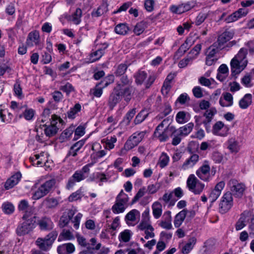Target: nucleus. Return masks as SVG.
I'll list each match as a JSON object with an SVG mask.
<instances>
[{
	"instance_id": "1",
	"label": "nucleus",
	"mask_w": 254,
	"mask_h": 254,
	"mask_svg": "<svg viewBox=\"0 0 254 254\" xmlns=\"http://www.w3.org/2000/svg\"><path fill=\"white\" fill-rule=\"evenodd\" d=\"M233 36L234 32L233 31H225L218 36L217 42L214 43V46L219 50L232 47L236 44V41H232L227 44L226 46H224V44L231 40Z\"/></svg>"
},
{
	"instance_id": "2",
	"label": "nucleus",
	"mask_w": 254,
	"mask_h": 254,
	"mask_svg": "<svg viewBox=\"0 0 254 254\" xmlns=\"http://www.w3.org/2000/svg\"><path fill=\"white\" fill-rule=\"evenodd\" d=\"M57 236V232L53 231L44 238H38L36 244L41 250L47 252L51 249Z\"/></svg>"
},
{
	"instance_id": "3",
	"label": "nucleus",
	"mask_w": 254,
	"mask_h": 254,
	"mask_svg": "<svg viewBox=\"0 0 254 254\" xmlns=\"http://www.w3.org/2000/svg\"><path fill=\"white\" fill-rule=\"evenodd\" d=\"M56 184V180L51 179L46 181L42 184L33 194L32 198L38 200L48 194L53 189Z\"/></svg>"
},
{
	"instance_id": "4",
	"label": "nucleus",
	"mask_w": 254,
	"mask_h": 254,
	"mask_svg": "<svg viewBox=\"0 0 254 254\" xmlns=\"http://www.w3.org/2000/svg\"><path fill=\"white\" fill-rule=\"evenodd\" d=\"M230 192L232 196L234 195L236 197L241 198L244 194V192L246 190V186L244 184L239 183L236 179H231L228 184Z\"/></svg>"
},
{
	"instance_id": "5",
	"label": "nucleus",
	"mask_w": 254,
	"mask_h": 254,
	"mask_svg": "<svg viewBox=\"0 0 254 254\" xmlns=\"http://www.w3.org/2000/svg\"><path fill=\"white\" fill-rule=\"evenodd\" d=\"M233 204V196L232 193L227 191L222 197L219 204V211L222 214H224L228 212L232 207Z\"/></svg>"
},
{
	"instance_id": "6",
	"label": "nucleus",
	"mask_w": 254,
	"mask_h": 254,
	"mask_svg": "<svg viewBox=\"0 0 254 254\" xmlns=\"http://www.w3.org/2000/svg\"><path fill=\"white\" fill-rule=\"evenodd\" d=\"M36 221L33 220H25L23 223L18 225L16 229V234L18 236H23L29 234L36 226Z\"/></svg>"
},
{
	"instance_id": "7",
	"label": "nucleus",
	"mask_w": 254,
	"mask_h": 254,
	"mask_svg": "<svg viewBox=\"0 0 254 254\" xmlns=\"http://www.w3.org/2000/svg\"><path fill=\"white\" fill-rule=\"evenodd\" d=\"M247 63V61H245L242 63L240 61L233 58L230 64L232 76H235L239 74L246 67Z\"/></svg>"
},
{
	"instance_id": "8",
	"label": "nucleus",
	"mask_w": 254,
	"mask_h": 254,
	"mask_svg": "<svg viewBox=\"0 0 254 254\" xmlns=\"http://www.w3.org/2000/svg\"><path fill=\"white\" fill-rule=\"evenodd\" d=\"M76 211V210L74 207L66 209L60 219L59 222L60 227L63 228L66 226L72 218Z\"/></svg>"
},
{
	"instance_id": "9",
	"label": "nucleus",
	"mask_w": 254,
	"mask_h": 254,
	"mask_svg": "<svg viewBox=\"0 0 254 254\" xmlns=\"http://www.w3.org/2000/svg\"><path fill=\"white\" fill-rule=\"evenodd\" d=\"M210 168L208 161H204L203 165L196 171V175L204 181H209L210 179Z\"/></svg>"
},
{
	"instance_id": "10",
	"label": "nucleus",
	"mask_w": 254,
	"mask_h": 254,
	"mask_svg": "<svg viewBox=\"0 0 254 254\" xmlns=\"http://www.w3.org/2000/svg\"><path fill=\"white\" fill-rule=\"evenodd\" d=\"M37 224L41 230L50 231L54 227V224L50 217L44 216L38 220Z\"/></svg>"
},
{
	"instance_id": "11",
	"label": "nucleus",
	"mask_w": 254,
	"mask_h": 254,
	"mask_svg": "<svg viewBox=\"0 0 254 254\" xmlns=\"http://www.w3.org/2000/svg\"><path fill=\"white\" fill-rule=\"evenodd\" d=\"M86 178L82 173H81V171H79V170L75 171L71 177L69 179L66 186V189H70L74 186L76 182H79Z\"/></svg>"
},
{
	"instance_id": "12",
	"label": "nucleus",
	"mask_w": 254,
	"mask_h": 254,
	"mask_svg": "<svg viewBox=\"0 0 254 254\" xmlns=\"http://www.w3.org/2000/svg\"><path fill=\"white\" fill-rule=\"evenodd\" d=\"M121 97L119 90L115 88L114 91L110 94L108 101V105L111 110H113L117 103L120 102Z\"/></svg>"
},
{
	"instance_id": "13",
	"label": "nucleus",
	"mask_w": 254,
	"mask_h": 254,
	"mask_svg": "<svg viewBox=\"0 0 254 254\" xmlns=\"http://www.w3.org/2000/svg\"><path fill=\"white\" fill-rule=\"evenodd\" d=\"M21 178V174L17 172L11 176L7 180L4 184V188L6 190H9L15 186Z\"/></svg>"
},
{
	"instance_id": "14",
	"label": "nucleus",
	"mask_w": 254,
	"mask_h": 254,
	"mask_svg": "<svg viewBox=\"0 0 254 254\" xmlns=\"http://www.w3.org/2000/svg\"><path fill=\"white\" fill-rule=\"evenodd\" d=\"M85 140L81 139L75 143H74L70 148L66 157L72 156L75 157L77 155V152L80 150L82 147L84 145Z\"/></svg>"
},
{
	"instance_id": "15",
	"label": "nucleus",
	"mask_w": 254,
	"mask_h": 254,
	"mask_svg": "<svg viewBox=\"0 0 254 254\" xmlns=\"http://www.w3.org/2000/svg\"><path fill=\"white\" fill-rule=\"evenodd\" d=\"M117 87L120 92L121 96L124 97L125 100L127 102H129L131 98V94L132 92V87L130 86H127L126 88L123 89L121 88V84H118Z\"/></svg>"
},
{
	"instance_id": "16",
	"label": "nucleus",
	"mask_w": 254,
	"mask_h": 254,
	"mask_svg": "<svg viewBox=\"0 0 254 254\" xmlns=\"http://www.w3.org/2000/svg\"><path fill=\"white\" fill-rule=\"evenodd\" d=\"M39 33L37 31H35L29 33L26 43L29 46H32L33 45V43L35 45H38L39 43Z\"/></svg>"
},
{
	"instance_id": "17",
	"label": "nucleus",
	"mask_w": 254,
	"mask_h": 254,
	"mask_svg": "<svg viewBox=\"0 0 254 254\" xmlns=\"http://www.w3.org/2000/svg\"><path fill=\"white\" fill-rule=\"evenodd\" d=\"M198 160L199 155L196 154H193L184 163L182 168L184 170H186L189 168L192 167Z\"/></svg>"
},
{
	"instance_id": "18",
	"label": "nucleus",
	"mask_w": 254,
	"mask_h": 254,
	"mask_svg": "<svg viewBox=\"0 0 254 254\" xmlns=\"http://www.w3.org/2000/svg\"><path fill=\"white\" fill-rule=\"evenodd\" d=\"M168 129H169V130L172 132L171 136L173 137L172 145H177L181 142L183 136L181 134L177 133V129L173 126H168Z\"/></svg>"
},
{
	"instance_id": "19",
	"label": "nucleus",
	"mask_w": 254,
	"mask_h": 254,
	"mask_svg": "<svg viewBox=\"0 0 254 254\" xmlns=\"http://www.w3.org/2000/svg\"><path fill=\"white\" fill-rule=\"evenodd\" d=\"M187 215L186 209H184L176 215L174 220V225L176 228H179L181 225Z\"/></svg>"
},
{
	"instance_id": "20",
	"label": "nucleus",
	"mask_w": 254,
	"mask_h": 254,
	"mask_svg": "<svg viewBox=\"0 0 254 254\" xmlns=\"http://www.w3.org/2000/svg\"><path fill=\"white\" fill-rule=\"evenodd\" d=\"M194 125L192 123H189L186 125L177 129V133L181 134L183 136L188 135L192 130Z\"/></svg>"
},
{
	"instance_id": "21",
	"label": "nucleus",
	"mask_w": 254,
	"mask_h": 254,
	"mask_svg": "<svg viewBox=\"0 0 254 254\" xmlns=\"http://www.w3.org/2000/svg\"><path fill=\"white\" fill-rule=\"evenodd\" d=\"M108 11V4L106 3H103L96 10H93L91 12L92 17H99L103 15Z\"/></svg>"
},
{
	"instance_id": "22",
	"label": "nucleus",
	"mask_w": 254,
	"mask_h": 254,
	"mask_svg": "<svg viewBox=\"0 0 254 254\" xmlns=\"http://www.w3.org/2000/svg\"><path fill=\"white\" fill-rule=\"evenodd\" d=\"M58 204L59 202L58 200L53 197H47L42 203V205L49 209L55 208Z\"/></svg>"
},
{
	"instance_id": "23",
	"label": "nucleus",
	"mask_w": 254,
	"mask_h": 254,
	"mask_svg": "<svg viewBox=\"0 0 254 254\" xmlns=\"http://www.w3.org/2000/svg\"><path fill=\"white\" fill-rule=\"evenodd\" d=\"M252 96L251 94H246L239 101V106L242 109H247L252 103Z\"/></svg>"
},
{
	"instance_id": "24",
	"label": "nucleus",
	"mask_w": 254,
	"mask_h": 254,
	"mask_svg": "<svg viewBox=\"0 0 254 254\" xmlns=\"http://www.w3.org/2000/svg\"><path fill=\"white\" fill-rule=\"evenodd\" d=\"M42 126L45 127V134L49 137L54 136L59 130V128L56 126L47 125L46 124Z\"/></svg>"
},
{
	"instance_id": "25",
	"label": "nucleus",
	"mask_w": 254,
	"mask_h": 254,
	"mask_svg": "<svg viewBox=\"0 0 254 254\" xmlns=\"http://www.w3.org/2000/svg\"><path fill=\"white\" fill-rule=\"evenodd\" d=\"M152 208L154 217L156 219H158L162 215V204L160 202L156 201L152 204Z\"/></svg>"
},
{
	"instance_id": "26",
	"label": "nucleus",
	"mask_w": 254,
	"mask_h": 254,
	"mask_svg": "<svg viewBox=\"0 0 254 254\" xmlns=\"http://www.w3.org/2000/svg\"><path fill=\"white\" fill-rule=\"evenodd\" d=\"M165 215H167V217L165 221H161L159 226L162 227L164 229H166L167 230H170L172 228V225L171 224V212L170 211H167Z\"/></svg>"
},
{
	"instance_id": "27",
	"label": "nucleus",
	"mask_w": 254,
	"mask_h": 254,
	"mask_svg": "<svg viewBox=\"0 0 254 254\" xmlns=\"http://www.w3.org/2000/svg\"><path fill=\"white\" fill-rule=\"evenodd\" d=\"M132 233L129 230L126 229L122 232L119 236V240L120 242L127 243L131 239Z\"/></svg>"
},
{
	"instance_id": "28",
	"label": "nucleus",
	"mask_w": 254,
	"mask_h": 254,
	"mask_svg": "<svg viewBox=\"0 0 254 254\" xmlns=\"http://www.w3.org/2000/svg\"><path fill=\"white\" fill-rule=\"evenodd\" d=\"M196 239L194 237L190 238L188 243H187L182 249V253L183 254H188L192 249V245L195 244Z\"/></svg>"
},
{
	"instance_id": "29",
	"label": "nucleus",
	"mask_w": 254,
	"mask_h": 254,
	"mask_svg": "<svg viewBox=\"0 0 254 254\" xmlns=\"http://www.w3.org/2000/svg\"><path fill=\"white\" fill-rule=\"evenodd\" d=\"M74 131V127L70 126L68 128L65 129L61 134L60 137L61 141L63 142L65 139H68L73 133Z\"/></svg>"
},
{
	"instance_id": "30",
	"label": "nucleus",
	"mask_w": 254,
	"mask_h": 254,
	"mask_svg": "<svg viewBox=\"0 0 254 254\" xmlns=\"http://www.w3.org/2000/svg\"><path fill=\"white\" fill-rule=\"evenodd\" d=\"M129 198L128 195L122 190L116 198V201L126 206Z\"/></svg>"
},
{
	"instance_id": "31",
	"label": "nucleus",
	"mask_w": 254,
	"mask_h": 254,
	"mask_svg": "<svg viewBox=\"0 0 254 254\" xmlns=\"http://www.w3.org/2000/svg\"><path fill=\"white\" fill-rule=\"evenodd\" d=\"M25 214L22 217V219L24 220H27L29 219L33 220L34 221H36L37 216L33 215L34 211V208L30 207L28 209L25 210Z\"/></svg>"
},
{
	"instance_id": "32",
	"label": "nucleus",
	"mask_w": 254,
	"mask_h": 254,
	"mask_svg": "<svg viewBox=\"0 0 254 254\" xmlns=\"http://www.w3.org/2000/svg\"><path fill=\"white\" fill-rule=\"evenodd\" d=\"M81 105L79 103H76L73 108L67 112V117L69 119H74L75 115L81 110Z\"/></svg>"
},
{
	"instance_id": "33",
	"label": "nucleus",
	"mask_w": 254,
	"mask_h": 254,
	"mask_svg": "<svg viewBox=\"0 0 254 254\" xmlns=\"http://www.w3.org/2000/svg\"><path fill=\"white\" fill-rule=\"evenodd\" d=\"M128 30L129 29L127 25L124 23H120L118 24L115 28V32L120 35L126 34Z\"/></svg>"
},
{
	"instance_id": "34",
	"label": "nucleus",
	"mask_w": 254,
	"mask_h": 254,
	"mask_svg": "<svg viewBox=\"0 0 254 254\" xmlns=\"http://www.w3.org/2000/svg\"><path fill=\"white\" fill-rule=\"evenodd\" d=\"M199 181L194 176V175H190L187 180V186L190 190H191L196 187V184L198 183Z\"/></svg>"
},
{
	"instance_id": "35",
	"label": "nucleus",
	"mask_w": 254,
	"mask_h": 254,
	"mask_svg": "<svg viewBox=\"0 0 254 254\" xmlns=\"http://www.w3.org/2000/svg\"><path fill=\"white\" fill-rule=\"evenodd\" d=\"M172 111L171 105L168 103L164 104V108L163 111L161 112L157 117L159 120L162 119L168 115Z\"/></svg>"
},
{
	"instance_id": "36",
	"label": "nucleus",
	"mask_w": 254,
	"mask_h": 254,
	"mask_svg": "<svg viewBox=\"0 0 254 254\" xmlns=\"http://www.w3.org/2000/svg\"><path fill=\"white\" fill-rule=\"evenodd\" d=\"M136 114V109L133 108L130 110L126 115L124 118L123 122L125 123L126 126H128L131 119L133 118Z\"/></svg>"
},
{
	"instance_id": "37",
	"label": "nucleus",
	"mask_w": 254,
	"mask_h": 254,
	"mask_svg": "<svg viewBox=\"0 0 254 254\" xmlns=\"http://www.w3.org/2000/svg\"><path fill=\"white\" fill-rule=\"evenodd\" d=\"M148 114L145 113L144 110H141L135 117L134 123L135 125L142 123L148 116Z\"/></svg>"
},
{
	"instance_id": "38",
	"label": "nucleus",
	"mask_w": 254,
	"mask_h": 254,
	"mask_svg": "<svg viewBox=\"0 0 254 254\" xmlns=\"http://www.w3.org/2000/svg\"><path fill=\"white\" fill-rule=\"evenodd\" d=\"M228 148L231 152H238L239 151V146L238 142L233 138L230 139L228 141Z\"/></svg>"
},
{
	"instance_id": "39",
	"label": "nucleus",
	"mask_w": 254,
	"mask_h": 254,
	"mask_svg": "<svg viewBox=\"0 0 254 254\" xmlns=\"http://www.w3.org/2000/svg\"><path fill=\"white\" fill-rule=\"evenodd\" d=\"M126 206L116 201L112 207V211L115 214L123 213L126 209Z\"/></svg>"
},
{
	"instance_id": "40",
	"label": "nucleus",
	"mask_w": 254,
	"mask_h": 254,
	"mask_svg": "<svg viewBox=\"0 0 254 254\" xmlns=\"http://www.w3.org/2000/svg\"><path fill=\"white\" fill-rule=\"evenodd\" d=\"M73 238V236L69 230H63L62 232L60 234L58 241H60L64 239L65 240H71Z\"/></svg>"
},
{
	"instance_id": "41",
	"label": "nucleus",
	"mask_w": 254,
	"mask_h": 254,
	"mask_svg": "<svg viewBox=\"0 0 254 254\" xmlns=\"http://www.w3.org/2000/svg\"><path fill=\"white\" fill-rule=\"evenodd\" d=\"M194 59H195V56L187 55L186 58L180 61L178 65L180 68H184L188 65L190 63H191Z\"/></svg>"
},
{
	"instance_id": "42",
	"label": "nucleus",
	"mask_w": 254,
	"mask_h": 254,
	"mask_svg": "<svg viewBox=\"0 0 254 254\" xmlns=\"http://www.w3.org/2000/svg\"><path fill=\"white\" fill-rule=\"evenodd\" d=\"M127 68V65L125 64H120L116 68L115 74L117 76L124 75Z\"/></svg>"
},
{
	"instance_id": "43",
	"label": "nucleus",
	"mask_w": 254,
	"mask_h": 254,
	"mask_svg": "<svg viewBox=\"0 0 254 254\" xmlns=\"http://www.w3.org/2000/svg\"><path fill=\"white\" fill-rule=\"evenodd\" d=\"M147 77L146 73L139 70L135 75V82L137 84H141Z\"/></svg>"
},
{
	"instance_id": "44",
	"label": "nucleus",
	"mask_w": 254,
	"mask_h": 254,
	"mask_svg": "<svg viewBox=\"0 0 254 254\" xmlns=\"http://www.w3.org/2000/svg\"><path fill=\"white\" fill-rule=\"evenodd\" d=\"M82 16V10L77 8L72 15V21L75 24H78L81 21L80 18Z\"/></svg>"
},
{
	"instance_id": "45",
	"label": "nucleus",
	"mask_w": 254,
	"mask_h": 254,
	"mask_svg": "<svg viewBox=\"0 0 254 254\" xmlns=\"http://www.w3.org/2000/svg\"><path fill=\"white\" fill-rule=\"evenodd\" d=\"M247 49L242 48L239 51L238 54L234 58L239 61H240L241 62L243 63L245 61V59L246 58V55L247 54Z\"/></svg>"
},
{
	"instance_id": "46",
	"label": "nucleus",
	"mask_w": 254,
	"mask_h": 254,
	"mask_svg": "<svg viewBox=\"0 0 254 254\" xmlns=\"http://www.w3.org/2000/svg\"><path fill=\"white\" fill-rule=\"evenodd\" d=\"M167 130H169V129H168V127L164 129L163 132H161V133H158L156 131L155 133V137H156L161 142L167 141L169 138V136L167 133Z\"/></svg>"
},
{
	"instance_id": "47",
	"label": "nucleus",
	"mask_w": 254,
	"mask_h": 254,
	"mask_svg": "<svg viewBox=\"0 0 254 254\" xmlns=\"http://www.w3.org/2000/svg\"><path fill=\"white\" fill-rule=\"evenodd\" d=\"M114 76L113 74H109L101 81L99 84L103 85V88L107 87L108 85L112 83L114 81Z\"/></svg>"
},
{
	"instance_id": "48",
	"label": "nucleus",
	"mask_w": 254,
	"mask_h": 254,
	"mask_svg": "<svg viewBox=\"0 0 254 254\" xmlns=\"http://www.w3.org/2000/svg\"><path fill=\"white\" fill-rule=\"evenodd\" d=\"M217 110L215 108H211L209 110H207L204 113L203 116L205 117V120L212 121L213 116L216 114Z\"/></svg>"
},
{
	"instance_id": "49",
	"label": "nucleus",
	"mask_w": 254,
	"mask_h": 254,
	"mask_svg": "<svg viewBox=\"0 0 254 254\" xmlns=\"http://www.w3.org/2000/svg\"><path fill=\"white\" fill-rule=\"evenodd\" d=\"M137 214H139V211L136 209H132L126 215L125 219L127 221H135Z\"/></svg>"
},
{
	"instance_id": "50",
	"label": "nucleus",
	"mask_w": 254,
	"mask_h": 254,
	"mask_svg": "<svg viewBox=\"0 0 254 254\" xmlns=\"http://www.w3.org/2000/svg\"><path fill=\"white\" fill-rule=\"evenodd\" d=\"M104 52H103L102 48H100L96 51L91 54V58H93L92 62H95L99 60L102 56L104 55Z\"/></svg>"
},
{
	"instance_id": "51",
	"label": "nucleus",
	"mask_w": 254,
	"mask_h": 254,
	"mask_svg": "<svg viewBox=\"0 0 254 254\" xmlns=\"http://www.w3.org/2000/svg\"><path fill=\"white\" fill-rule=\"evenodd\" d=\"M169 160V157L166 154L162 153L159 159V165L161 168H164L167 165Z\"/></svg>"
},
{
	"instance_id": "52",
	"label": "nucleus",
	"mask_w": 254,
	"mask_h": 254,
	"mask_svg": "<svg viewBox=\"0 0 254 254\" xmlns=\"http://www.w3.org/2000/svg\"><path fill=\"white\" fill-rule=\"evenodd\" d=\"M224 125L221 121L217 122L213 126L212 131L215 135H220L219 131L222 128Z\"/></svg>"
},
{
	"instance_id": "53",
	"label": "nucleus",
	"mask_w": 254,
	"mask_h": 254,
	"mask_svg": "<svg viewBox=\"0 0 254 254\" xmlns=\"http://www.w3.org/2000/svg\"><path fill=\"white\" fill-rule=\"evenodd\" d=\"M74 137L73 140H77L78 137L83 135L85 133V128L82 126H78L76 129L74 128Z\"/></svg>"
},
{
	"instance_id": "54",
	"label": "nucleus",
	"mask_w": 254,
	"mask_h": 254,
	"mask_svg": "<svg viewBox=\"0 0 254 254\" xmlns=\"http://www.w3.org/2000/svg\"><path fill=\"white\" fill-rule=\"evenodd\" d=\"M137 145L138 142L133 141L132 139H131V137H129L125 144L124 149L129 150L133 148L134 147L137 146Z\"/></svg>"
},
{
	"instance_id": "55",
	"label": "nucleus",
	"mask_w": 254,
	"mask_h": 254,
	"mask_svg": "<svg viewBox=\"0 0 254 254\" xmlns=\"http://www.w3.org/2000/svg\"><path fill=\"white\" fill-rule=\"evenodd\" d=\"M218 49H217L214 46V44L209 47L207 49L206 53V57H216V54L218 52Z\"/></svg>"
},
{
	"instance_id": "56",
	"label": "nucleus",
	"mask_w": 254,
	"mask_h": 254,
	"mask_svg": "<svg viewBox=\"0 0 254 254\" xmlns=\"http://www.w3.org/2000/svg\"><path fill=\"white\" fill-rule=\"evenodd\" d=\"M170 9L172 12L177 14H182L186 12L183 4H180L178 6L172 5L170 8Z\"/></svg>"
},
{
	"instance_id": "57",
	"label": "nucleus",
	"mask_w": 254,
	"mask_h": 254,
	"mask_svg": "<svg viewBox=\"0 0 254 254\" xmlns=\"http://www.w3.org/2000/svg\"><path fill=\"white\" fill-rule=\"evenodd\" d=\"M99 83L96 84L94 88L90 90V93L93 94L94 96L96 97H100L103 93V86L102 87H99Z\"/></svg>"
},
{
	"instance_id": "58",
	"label": "nucleus",
	"mask_w": 254,
	"mask_h": 254,
	"mask_svg": "<svg viewBox=\"0 0 254 254\" xmlns=\"http://www.w3.org/2000/svg\"><path fill=\"white\" fill-rule=\"evenodd\" d=\"M15 95L20 99H21L23 96L22 95V88L18 80L16 81V83L14 85L13 88Z\"/></svg>"
},
{
	"instance_id": "59",
	"label": "nucleus",
	"mask_w": 254,
	"mask_h": 254,
	"mask_svg": "<svg viewBox=\"0 0 254 254\" xmlns=\"http://www.w3.org/2000/svg\"><path fill=\"white\" fill-rule=\"evenodd\" d=\"M186 114L185 112H179L176 115V121L179 124H183L187 122L186 120Z\"/></svg>"
},
{
	"instance_id": "60",
	"label": "nucleus",
	"mask_w": 254,
	"mask_h": 254,
	"mask_svg": "<svg viewBox=\"0 0 254 254\" xmlns=\"http://www.w3.org/2000/svg\"><path fill=\"white\" fill-rule=\"evenodd\" d=\"M144 23L142 22L138 23L136 25L133 31L137 35H139L144 31Z\"/></svg>"
},
{
	"instance_id": "61",
	"label": "nucleus",
	"mask_w": 254,
	"mask_h": 254,
	"mask_svg": "<svg viewBox=\"0 0 254 254\" xmlns=\"http://www.w3.org/2000/svg\"><path fill=\"white\" fill-rule=\"evenodd\" d=\"M2 207L4 212L7 214L12 213L14 210L13 205L10 203L3 204Z\"/></svg>"
},
{
	"instance_id": "62",
	"label": "nucleus",
	"mask_w": 254,
	"mask_h": 254,
	"mask_svg": "<svg viewBox=\"0 0 254 254\" xmlns=\"http://www.w3.org/2000/svg\"><path fill=\"white\" fill-rule=\"evenodd\" d=\"M60 89L65 92L67 94H69L74 90V88L70 83L67 82L65 85L61 86Z\"/></svg>"
},
{
	"instance_id": "63",
	"label": "nucleus",
	"mask_w": 254,
	"mask_h": 254,
	"mask_svg": "<svg viewBox=\"0 0 254 254\" xmlns=\"http://www.w3.org/2000/svg\"><path fill=\"white\" fill-rule=\"evenodd\" d=\"M101 247V244L98 243L95 247H87V250L81 252L79 254H91L93 250H99Z\"/></svg>"
},
{
	"instance_id": "64",
	"label": "nucleus",
	"mask_w": 254,
	"mask_h": 254,
	"mask_svg": "<svg viewBox=\"0 0 254 254\" xmlns=\"http://www.w3.org/2000/svg\"><path fill=\"white\" fill-rule=\"evenodd\" d=\"M249 232L250 236L254 238V214L252 216L249 225Z\"/></svg>"
}]
</instances>
